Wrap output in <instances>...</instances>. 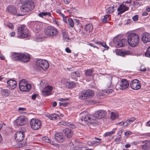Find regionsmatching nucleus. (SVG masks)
I'll return each instance as SVG.
<instances>
[{"label": "nucleus", "mask_w": 150, "mask_h": 150, "mask_svg": "<svg viewBox=\"0 0 150 150\" xmlns=\"http://www.w3.org/2000/svg\"><path fill=\"white\" fill-rule=\"evenodd\" d=\"M24 4L22 6L20 10L18 12V16H22L25 15L27 12L32 10L34 8V2L23 3Z\"/></svg>", "instance_id": "nucleus-1"}, {"label": "nucleus", "mask_w": 150, "mask_h": 150, "mask_svg": "<svg viewBox=\"0 0 150 150\" xmlns=\"http://www.w3.org/2000/svg\"><path fill=\"white\" fill-rule=\"evenodd\" d=\"M139 36L137 34L132 33L129 34L127 37V42L130 46L135 47L139 44Z\"/></svg>", "instance_id": "nucleus-2"}, {"label": "nucleus", "mask_w": 150, "mask_h": 150, "mask_svg": "<svg viewBox=\"0 0 150 150\" xmlns=\"http://www.w3.org/2000/svg\"><path fill=\"white\" fill-rule=\"evenodd\" d=\"M49 66L48 62L45 59H39L36 62L35 67L36 69L43 70H47Z\"/></svg>", "instance_id": "nucleus-3"}, {"label": "nucleus", "mask_w": 150, "mask_h": 150, "mask_svg": "<svg viewBox=\"0 0 150 150\" xmlns=\"http://www.w3.org/2000/svg\"><path fill=\"white\" fill-rule=\"evenodd\" d=\"M30 125L31 128L34 130L39 129L42 125L41 121L39 119H32L30 122Z\"/></svg>", "instance_id": "nucleus-4"}, {"label": "nucleus", "mask_w": 150, "mask_h": 150, "mask_svg": "<svg viewBox=\"0 0 150 150\" xmlns=\"http://www.w3.org/2000/svg\"><path fill=\"white\" fill-rule=\"evenodd\" d=\"M19 87L21 91H29L31 87L28 84L27 82L25 79H23L20 81L19 83Z\"/></svg>", "instance_id": "nucleus-5"}, {"label": "nucleus", "mask_w": 150, "mask_h": 150, "mask_svg": "<svg viewBox=\"0 0 150 150\" xmlns=\"http://www.w3.org/2000/svg\"><path fill=\"white\" fill-rule=\"evenodd\" d=\"M45 34L50 36L56 35L58 33V30L52 26H49L45 30Z\"/></svg>", "instance_id": "nucleus-6"}, {"label": "nucleus", "mask_w": 150, "mask_h": 150, "mask_svg": "<svg viewBox=\"0 0 150 150\" xmlns=\"http://www.w3.org/2000/svg\"><path fill=\"white\" fill-rule=\"evenodd\" d=\"M27 122V119L24 116H19L15 121L16 124L19 126L23 125L26 124Z\"/></svg>", "instance_id": "nucleus-7"}, {"label": "nucleus", "mask_w": 150, "mask_h": 150, "mask_svg": "<svg viewBox=\"0 0 150 150\" xmlns=\"http://www.w3.org/2000/svg\"><path fill=\"white\" fill-rule=\"evenodd\" d=\"M25 131V128L22 131L17 132L15 135L16 140L18 142H21L24 139V132Z\"/></svg>", "instance_id": "nucleus-8"}, {"label": "nucleus", "mask_w": 150, "mask_h": 150, "mask_svg": "<svg viewBox=\"0 0 150 150\" xmlns=\"http://www.w3.org/2000/svg\"><path fill=\"white\" fill-rule=\"evenodd\" d=\"M130 86L133 90H137L141 88V84L138 80L135 79L131 81Z\"/></svg>", "instance_id": "nucleus-9"}, {"label": "nucleus", "mask_w": 150, "mask_h": 150, "mask_svg": "<svg viewBox=\"0 0 150 150\" xmlns=\"http://www.w3.org/2000/svg\"><path fill=\"white\" fill-rule=\"evenodd\" d=\"M32 25L33 30L35 33L39 32V31L42 29V23L38 21L33 22Z\"/></svg>", "instance_id": "nucleus-10"}, {"label": "nucleus", "mask_w": 150, "mask_h": 150, "mask_svg": "<svg viewBox=\"0 0 150 150\" xmlns=\"http://www.w3.org/2000/svg\"><path fill=\"white\" fill-rule=\"evenodd\" d=\"M6 11L12 15L18 16L17 9L16 7L12 5L8 6L6 8Z\"/></svg>", "instance_id": "nucleus-11"}, {"label": "nucleus", "mask_w": 150, "mask_h": 150, "mask_svg": "<svg viewBox=\"0 0 150 150\" xmlns=\"http://www.w3.org/2000/svg\"><path fill=\"white\" fill-rule=\"evenodd\" d=\"M106 115V112L103 110H99L96 111L94 114L93 120H95L96 118L100 119Z\"/></svg>", "instance_id": "nucleus-12"}, {"label": "nucleus", "mask_w": 150, "mask_h": 150, "mask_svg": "<svg viewBox=\"0 0 150 150\" xmlns=\"http://www.w3.org/2000/svg\"><path fill=\"white\" fill-rule=\"evenodd\" d=\"M52 89L53 88L51 86H47L42 91L43 94L45 96L50 95L51 93Z\"/></svg>", "instance_id": "nucleus-13"}, {"label": "nucleus", "mask_w": 150, "mask_h": 150, "mask_svg": "<svg viewBox=\"0 0 150 150\" xmlns=\"http://www.w3.org/2000/svg\"><path fill=\"white\" fill-rule=\"evenodd\" d=\"M142 40L144 43L150 42V34L147 33H144L142 36Z\"/></svg>", "instance_id": "nucleus-14"}, {"label": "nucleus", "mask_w": 150, "mask_h": 150, "mask_svg": "<svg viewBox=\"0 0 150 150\" xmlns=\"http://www.w3.org/2000/svg\"><path fill=\"white\" fill-rule=\"evenodd\" d=\"M7 83L8 84V86L12 90L15 88L17 86L16 81L13 80H10L8 81Z\"/></svg>", "instance_id": "nucleus-15"}, {"label": "nucleus", "mask_w": 150, "mask_h": 150, "mask_svg": "<svg viewBox=\"0 0 150 150\" xmlns=\"http://www.w3.org/2000/svg\"><path fill=\"white\" fill-rule=\"evenodd\" d=\"M129 7L124 5V4L120 5L117 8V10L119 12L118 13V15L121 14L127 10Z\"/></svg>", "instance_id": "nucleus-16"}, {"label": "nucleus", "mask_w": 150, "mask_h": 150, "mask_svg": "<svg viewBox=\"0 0 150 150\" xmlns=\"http://www.w3.org/2000/svg\"><path fill=\"white\" fill-rule=\"evenodd\" d=\"M129 86V83L126 79H122L120 83V88L123 90L127 88Z\"/></svg>", "instance_id": "nucleus-17"}, {"label": "nucleus", "mask_w": 150, "mask_h": 150, "mask_svg": "<svg viewBox=\"0 0 150 150\" xmlns=\"http://www.w3.org/2000/svg\"><path fill=\"white\" fill-rule=\"evenodd\" d=\"M21 60L24 62H28L30 59V56L28 53H21Z\"/></svg>", "instance_id": "nucleus-18"}, {"label": "nucleus", "mask_w": 150, "mask_h": 150, "mask_svg": "<svg viewBox=\"0 0 150 150\" xmlns=\"http://www.w3.org/2000/svg\"><path fill=\"white\" fill-rule=\"evenodd\" d=\"M142 143L144 144L141 146V148L143 150H149L150 149V141H142Z\"/></svg>", "instance_id": "nucleus-19"}, {"label": "nucleus", "mask_w": 150, "mask_h": 150, "mask_svg": "<svg viewBox=\"0 0 150 150\" xmlns=\"http://www.w3.org/2000/svg\"><path fill=\"white\" fill-rule=\"evenodd\" d=\"M63 132L65 136L68 138L71 137L73 135V132L69 128H65L63 129Z\"/></svg>", "instance_id": "nucleus-20"}, {"label": "nucleus", "mask_w": 150, "mask_h": 150, "mask_svg": "<svg viewBox=\"0 0 150 150\" xmlns=\"http://www.w3.org/2000/svg\"><path fill=\"white\" fill-rule=\"evenodd\" d=\"M55 139L59 142H62L64 141L63 136L62 132H57L55 135Z\"/></svg>", "instance_id": "nucleus-21"}, {"label": "nucleus", "mask_w": 150, "mask_h": 150, "mask_svg": "<svg viewBox=\"0 0 150 150\" xmlns=\"http://www.w3.org/2000/svg\"><path fill=\"white\" fill-rule=\"evenodd\" d=\"M127 41L126 39H122L119 40L117 42V47H123L127 45Z\"/></svg>", "instance_id": "nucleus-22"}, {"label": "nucleus", "mask_w": 150, "mask_h": 150, "mask_svg": "<svg viewBox=\"0 0 150 150\" xmlns=\"http://www.w3.org/2000/svg\"><path fill=\"white\" fill-rule=\"evenodd\" d=\"M24 25H20L18 27L16 33L18 35V37H19L22 32L26 29Z\"/></svg>", "instance_id": "nucleus-23"}, {"label": "nucleus", "mask_w": 150, "mask_h": 150, "mask_svg": "<svg viewBox=\"0 0 150 150\" xmlns=\"http://www.w3.org/2000/svg\"><path fill=\"white\" fill-rule=\"evenodd\" d=\"M116 53L117 55L123 56L125 55L129 54L130 52L129 51L123 52L120 49H117L116 51Z\"/></svg>", "instance_id": "nucleus-24"}, {"label": "nucleus", "mask_w": 150, "mask_h": 150, "mask_svg": "<svg viewBox=\"0 0 150 150\" xmlns=\"http://www.w3.org/2000/svg\"><path fill=\"white\" fill-rule=\"evenodd\" d=\"M10 91L8 89L1 88V93L4 96L8 97L10 94Z\"/></svg>", "instance_id": "nucleus-25"}, {"label": "nucleus", "mask_w": 150, "mask_h": 150, "mask_svg": "<svg viewBox=\"0 0 150 150\" xmlns=\"http://www.w3.org/2000/svg\"><path fill=\"white\" fill-rule=\"evenodd\" d=\"M86 95L88 98H90L93 97L94 95V92L90 89L86 90L85 91Z\"/></svg>", "instance_id": "nucleus-26"}, {"label": "nucleus", "mask_w": 150, "mask_h": 150, "mask_svg": "<svg viewBox=\"0 0 150 150\" xmlns=\"http://www.w3.org/2000/svg\"><path fill=\"white\" fill-rule=\"evenodd\" d=\"M21 53H13L11 57L12 59L14 60H20L21 59Z\"/></svg>", "instance_id": "nucleus-27"}, {"label": "nucleus", "mask_w": 150, "mask_h": 150, "mask_svg": "<svg viewBox=\"0 0 150 150\" xmlns=\"http://www.w3.org/2000/svg\"><path fill=\"white\" fill-rule=\"evenodd\" d=\"M29 35L28 30L26 28L22 33L19 38H25L28 37Z\"/></svg>", "instance_id": "nucleus-28"}, {"label": "nucleus", "mask_w": 150, "mask_h": 150, "mask_svg": "<svg viewBox=\"0 0 150 150\" xmlns=\"http://www.w3.org/2000/svg\"><path fill=\"white\" fill-rule=\"evenodd\" d=\"M93 118H91L88 115H83L81 116V120L82 121H84L85 122H92V120Z\"/></svg>", "instance_id": "nucleus-29"}, {"label": "nucleus", "mask_w": 150, "mask_h": 150, "mask_svg": "<svg viewBox=\"0 0 150 150\" xmlns=\"http://www.w3.org/2000/svg\"><path fill=\"white\" fill-rule=\"evenodd\" d=\"M112 78L111 77L109 79L106 80L105 82V85L107 87L111 88L113 86V85L111 82V79Z\"/></svg>", "instance_id": "nucleus-30"}, {"label": "nucleus", "mask_w": 150, "mask_h": 150, "mask_svg": "<svg viewBox=\"0 0 150 150\" xmlns=\"http://www.w3.org/2000/svg\"><path fill=\"white\" fill-rule=\"evenodd\" d=\"M85 29L88 32H91L93 29L92 25L91 23H89L86 25Z\"/></svg>", "instance_id": "nucleus-31"}, {"label": "nucleus", "mask_w": 150, "mask_h": 150, "mask_svg": "<svg viewBox=\"0 0 150 150\" xmlns=\"http://www.w3.org/2000/svg\"><path fill=\"white\" fill-rule=\"evenodd\" d=\"M71 77L74 79H76V77H80V74L78 71H74L71 73Z\"/></svg>", "instance_id": "nucleus-32"}, {"label": "nucleus", "mask_w": 150, "mask_h": 150, "mask_svg": "<svg viewBox=\"0 0 150 150\" xmlns=\"http://www.w3.org/2000/svg\"><path fill=\"white\" fill-rule=\"evenodd\" d=\"M47 117L51 120H54L59 117V115L56 114H52L48 115Z\"/></svg>", "instance_id": "nucleus-33"}, {"label": "nucleus", "mask_w": 150, "mask_h": 150, "mask_svg": "<svg viewBox=\"0 0 150 150\" xmlns=\"http://www.w3.org/2000/svg\"><path fill=\"white\" fill-rule=\"evenodd\" d=\"M93 72V69H87L85 71V74L86 76H91L92 75Z\"/></svg>", "instance_id": "nucleus-34"}, {"label": "nucleus", "mask_w": 150, "mask_h": 150, "mask_svg": "<svg viewBox=\"0 0 150 150\" xmlns=\"http://www.w3.org/2000/svg\"><path fill=\"white\" fill-rule=\"evenodd\" d=\"M76 84L74 82H68L67 83L66 86L69 88H73L75 87Z\"/></svg>", "instance_id": "nucleus-35"}, {"label": "nucleus", "mask_w": 150, "mask_h": 150, "mask_svg": "<svg viewBox=\"0 0 150 150\" xmlns=\"http://www.w3.org/2000/svg\"><path fill=\"white\" fill-rule=\"evenodd\" d=\"M116 129V128L113 129V130L110 132H106L104 134L105 136V137L111 136L112 134H113L115 133Z\"/></svg>", "instance_id": "nucleus-36"}, {"label": "nucleus", "mask_w": 150, "mask_h": 150, "mask_svg": "<svg viewBox=\"0 0 150 150\" xmlns=\"http://www.w3.org/2000/svg\"><path fill=\"white\" fill-rule=\"evenodd\" d=\"M84 91L81 93L79 97V98L81 100L85 99L87 98V96L86 95V93Z\"/></svg>", "instance_id": "nucleus-37"}, {"label": "nucleus", "mask_w": 150, "mask_h": 150, "mask_svg": "<svg viewBox=\"0 0 150 150\" xmlns=\"http://www.w3.org/2000/svg\"><path fill=\"white\" fill-rule=\"evenodd\" d=\"M110 19V16L109 15H105L104 18L102 19V21L104 23H106Z\"/></svg>", "instance_id": "nucleus-38"}, {"label": "nucleus", "mask_w": 150, "mask_h": 150, "mask_svg": "<svg viewBox=\"0 0 150 150\" xmlns=\"http://www.w3.org/2000/svg\"><path fill=\"white\" fill-rule=\"evenodd\" d=\"M63 37L64 40L66 41H69V38L68 37V35L67 33L66 32H63L62 33Z\"/></svg>", "instance_id": "nucleus-39"}, {"label": "nucleus", "mask_w": 150, "mask_h": 150, "mask_svg": "<svg viewBox=\"0 0 150 150\" xmlns=\"http://www.w3.org/2000/svg\"><path fill=\"white\" fill-rule=\"evenodd\" d=\"M68 23L69 25L71 27H73L74 23L73 20L71 18H69L67 19Z\"/></svg>", "instance_id": "nucleus-40"}, {"label": "nucleus", "mask_w": 150, "mask_h": 150, "mask_svg": "<svg viewBox=\"0 0 150 150\" xmlns=\"http://www.w3.org/2000/svg\"><path fill=\"white\" fill-rule=\"evenodd\" d=\"M42 140L43 141L46 142H47L49 143H50L51 144H52L53 142H52V143H51V141L47 137H44L42 138Z\"/></svg>", "instance_id": "nucleus-41"}, {"label": "nucleus", "mask_w": 150, "mask_h": 150, "mask_svg": "<svg viewBox=\"0 0 150 150\" xmlns=\"http://www.w3.org/2000/svg\"><path fill=\"white\" fill-rule=\"evenodd\" d=\"M136 119L134 117H132L131 118H130L128 119H127L126 120L127 122H128V123L129 125L131 123L133 122H134L135 120Z\"/></svg>", "instance_id": "nucleus-42"}, {"label": "nucleus", "mask_w": 150, "mask_h": 150, "mask_svg": "<svg viewBox=\"0 0 150 150\" xmlns=\"http://www.w3.org/2000/svg\"><path fill=\"white\" fill-rule=\"evenodd\" d=\"M117 118V114L114 112L111 113V118L112 120H114Z\"/></svg>", "instance_id": "nucleus-43"}, {"label": "nucleus", "mask_w": 150, "mask_h": 150, "mask_svg": "<svg viewBox=\"0 0 150 150\" xmlns=\"http://www.w3.org/2000/svg\"><path fill=\"white\" fill-rule=\"evenodd\" d=\"M60 125H62L64 126L69 125H70L71 124L69 122H67L63 121H62L59 122Z\"/></svg>", "instance_id": "nucleus-44"}, {"label": "nucleus", "mask_w": 150, "mask_h": 150, "mask_svg": "<svg viewBox=\"0 0 150 150\" xmlns=\"http://www.w3.org/2000/svg\"><path fill=\"white\" fill-rule=\"evenodd\" d=\"M145 55L146 56L150 57V47L147 49L146 52L145 53Z\"/></svg>", "instance_id": "nucleus-45"}, {"label": "nucleus", "mask_w": 150, "mask_h": 150, "mask_svg": "<svg viewBox=\"0 0 150 150\" xmlns=\"http://www.w3.org/2000/svg\"><path fill=\"white\" fill-rule=\"evenodd\" d=\"M113 90L112 89H106L104 90L103 91L105 93H112L113 91Z\"/></svg>", "instance_id": "nucleus-46"}, {"label": "nucleus", "mask_w": 150, "mask_h": 150, "mask_svg": "<svg viewBox=\"0 0 150 150\" xmlns=\"http://www.w3.org/2000/svg\"><path fill=\"white\" fill-rule=\"evenodd\" d=\"M120 124L121 125H123V126L124 127H126L129 124L128 123L127 121L126 120L125 122H119L117 124Z\"/></svg>", "instance_id": "nucleus-47"}, {"label": "nucleus", "mask_w": 150, "mask_h": 150, "mask_svg": "<svg viewBox=\"0 0 150 150\" xmlns=\"http://www.w3.org/2000/svg\"><path fill=\"white\" fill-rule=\"evenodd\" d=\"M108 12L109 13H112L114 11V8L112 7H110L108 8Z\"/></svg>", "instance_id": "nucleus-48"}, {"label": "nucleus", "mask_w": 150, "mask_h": 150, "mask_svg": "<svg viewBox=\"0 0 150 150\" xmlns=\"http://www.w3.org/2000/svg\"><path fill=\"white\" fill-rule=\"evenodd\" d=\"M83 148L81 146H76L74 148V150H83Z\"/></svg>", "instance_id": "nucleus-49"}, {"label": "nucleus", "mask_w": 150, "mask_h": 150, "mask_svg": "<svg viewBox=\"0 0 150 150\" xmlns=\"http://www.w3.org/2000/svg\"><path fill=\"white\" fill-rule=\"evenodd\" d=\"M7 26L9 28L11 29H13L14 28L13 24L11 23H8L7 24Z\"/></svg>", "instance_id": "nucleus-50"}, {"label": "nucleus", "mask_w": 150, "mask_h": 150, "mask_svg": "<svg viewBox=\"0 0 150 150\" xmlns=\"http://www.w3.org/2000/svg\"><path fill=\"white\" fill-rule=\"evenodd\" d=\"M132 18L134 21H137L138 20V16L137 15H135L132 17Z\"/></svg>", "instance_id": "nucleus-51"}, {"label": "nucleus", "mask_w": 150, "mask_h": 150, "mask_svg": "<svg viewBox=\"0 0 150 150\" xmlns=\"http://www.w3.org/2000/svg\"><path fill=\"white\" fill-rule=\"evenodd\" d=\"M101 46L105 47L106 49L108 50L109 48V47L106 45L105 43L103 42L102 43Z\"/></svg>", "instance_id": "nucleus-52"}, {"label": "nucleus", "mask_w": 150, "mask_h": 150, "mask_svg": "<svg viewBox=\"0 0 150 150\" xmlns=\"http://www.w3.org/2000/svg\"><path fill=\"white\" fill-rule=\"evenodd\" d=\"M33 0H21V1L22 3H25L27 2H33V1H32Z\"/></svg>", "instance_id": "nucleus-53"}, {"label": "nucleus", "mask_w": 150, "mask_h": 150, "mask_svg": "<svg viewBox=\"0 0 150 150\" xmlns=\"http://www.w3.org/2000/svg\"><path fill=\"white\" fill-rule=\"evenodd\" d=\"M146 68L143 66H142L141 67L140 71H146Z\"/></svg>", "instance_id": "nucleus-54"}, {"label": "nucleus", "mask_w": 150, "mask_h": 150, "mask_svg": "<svg viewBox=\"0 0 150 150\" xmlns=\"http://www.w3.org/2000/svg\"><path fill=\"white\" fill-rule=\"evenodd\" d=\"M121 137L120 136L119 137H118L114 139L115 141L116 142L118 143L120 141V139L121 138Z\"/></svg>", "instance_id": "nucleus-55"}, {"label": "nucleus", "mask_w": 150, "mask_h": 150, "mask_svg": "<svg viewBox=\"0 0 150 150\" xmlns=\"http://www.w3.org/2000/svg\"><path fill=\"white\" fill-rule=\"evenodd\" d=\"M132 133L130 131H128L127 132H125V136H128V135H130Z\"/></svg>", "instance_id": "nucleus-56"}, {"label": "nucleus", "mask_w": 150, "mask_h": 150, "mask_svg": "<svg viewBox=\"0 0 150 150\" xmlns=\"http://www.w3.org/2000/svg\"><path fill=\"white\" fill-rule=\"evenodd\" d=\"M42 38L41 37L37 38L35 39V41L37 42H39L42 41Z\"/></svg>", "instance_id": "nucleus-57"}, {"label": "nucleus", "mask_w": 150, "mask_h": 150, "mask_svg": "<svg viewBox=\"0 0 150 150\" xmlns=\"http://www.w3.org/2000/svg\"><path fill=\"white\" fill-rule=\"evenodd\" d=\"M66 51L69 53H70L71 52V50L69 47H67L65 49Z\"/></svg>", "instance_id": "nucleus-58"}, {"label": "nucleus", "mask_w": 150, "mask_h": 150, "mask_svg": "<svg viewBox=\"0 0 150 150\" xmlns=\"http://www.w3.org/2000/svg\"><path fill=\"white\" fill-rule=\"evenodd\" d=\"M44 13V12H43L40 13H39L38 16L41 17H43V16H45Z\"/></svg>", "instance_id": "nucleus-59"}, {"label": "nucleus", "mask_w": 150, "mask_h": 150, "mask_svg": "<svg viewBox=\"0 0 150 150\" xmlns=\"http://www.w3.org/2000/svg\"><path fill=\"white\" fill-rule=\"evenodd\" d=\"M71 10V13H72L73 12H76V9L74 8H72L70 9Z\"/></svg>", "instance_id": "nucleus-60"}, {"label": "nucleus", "mask_w": 150, "mask_h": 150, "mask_svg": "<svg viewBox=\"0 0 150 150\" xmlns=\"http://www.w3.org/2000/svg\"><path fill=\"white\" fill-rule=\"evenodd\" d=\"M133 4L134 5L137 6H140L141 4L139 2L137 1H134L133 2Z\"/></svg>", "instance_id": "nucleus-61"}, {"label": "nucleus", "mask_w": 150, "mask_h": 150, "mask_svg": "<svg viewBox=\"0 0 150 150\" xmlns=\"http://www.w3.org/2000/svg\"><path fill=\"white\" fill-rule=\"evenodd\" d=\"M44 13L45 16L47 15L50 16H51V14L50 12H44Z\"/></svg>", "instance_id": "nucleus-62"}, {"label": "nucleus", "mask_w": 150, "mask_h": 150, "mask_svg": "<svg viewBox=\"0 0 150 150\" xmlns=\"http://www.w3.org/2000/svg\"><path fill=\"white\" fill-rule=\"evenodd\" d=\"M59 100L61 101H65L68 100V99L67 98H60Z\"/></svg>", "instance_id": "nucleus-63"}, {"label": "nucleus", "mask_w": 150, "mask_h": 150, "mask_svg": "<svg viewBox=\"0 0 150 150\" xmlns=\"http://www.w3.org/2000/svg\"><path fill=\"white\" fill-rule=\"evenodd\" d=\"M59 103L60 105H62L63 106H66L67 105V103Z\"/></svg>", "instance_id": "nucleus-64"}]
</instances>
